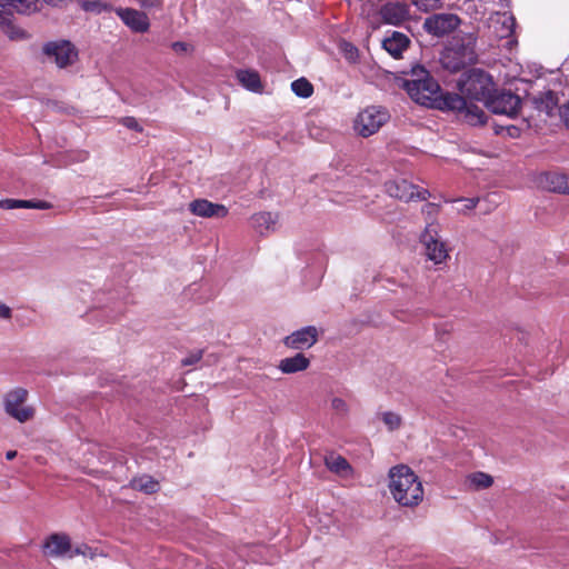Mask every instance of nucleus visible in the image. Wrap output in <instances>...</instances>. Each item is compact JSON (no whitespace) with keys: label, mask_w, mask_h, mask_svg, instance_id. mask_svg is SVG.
<instances>
[{"label":"nucleus","mask_w":569,"mask_h":569,"mask_svg":"<svg viewBox=\"0 0 569 569\" xmlns=\"http://www.w3.org/2000/svg\"><path fill=\"white\" fill-rule=\"evenodd\" d=\"M388 487L395 501L402 507L418 506L425 495L419 478L406 465H398L389 469Z\"/></svg>","instance_id":"1"},{"label":"nucleus","mask_w":569,"mask_h":569,"mask_svg":"<svg viewBox=\"0 0 569 569\" xmlns=\"http://www.w3.org/2000/svg\"><path fill=\"white\" fill-rule=\"evenodd\" d=\"M403 89L412 101L423 107L441 94V88L422 66L411 68L410 78L403 81Z\"/></svg>","instance_id":"2"},{"label":"nucleus","mask_w":569,"mask_h":569,"mask_svg":"<svg viewBox=\"0 0 569 569\" xmlns=\"http://www.w3.org/2000/svg\"><path fill=\"white\" fill-rule=\"evenodd\" d=\"M476 38L472 33H463L452 38L450 47L447 48L445 64L452 71H458L469 63H475Z\"/></svg>","instance_id":"3"},{"label":"nucleus","mask_w":569,"mask_h":569,"mask_svg":"<svg viewBox=\"0 0 569 569\" xmlns=\"http://www.w3.org/2000/svg\"><path fill=\"white\" fill-rule=\"evenodd\" d=\"M493 87L491 77L479 69L469 71L467 78L460 82L461 93L479 102L486 101L496 93Z\"/></svg>","instance_id":"4"},{"label":"nucleus","mask_w":569,"mask_h":569,"mask_svg":"<svg viewBox=\"0 0 569 569\" xmlns=\"http://www.w3.org/2000/svg\"><path fill=\"white\" fill-rule=\"evenodd\" d=\"M420 242L425 247L427 259L433 263H443L449 258L447 243L439 236L438 222L431 221L426 223L425 231L420 236Z\"/></svg>","instance_id":"5"},{"label":"nucleus","mask_w":569,"mask_h":569,"mask_svg":"<svg viewBox=\"0 0 569 569\" xmlns=\"http://www.w3.org/2000/svg\"><path fill=\"white\" fill-rule=\"evenodd\" d=\"M389 118L387 109L378 106L367 107L357 114L355 130L360 137H370L387 124Z\"/></svg>","instance_id":"6"},{"label":"nucleus","mask_w":569,"mask_h":569,"mask_svg":"<svg viewBox=\"0 0 569 569\" xmlns=\"http://www.w3.org/2000/svg\"><path fill=\"white\" fill-rule=\"evenodd\" d=\"M41 52L48 61L56 63L59 69L72 66L78 60V50L73 43L63 39L42 44Z\"/></svg>","instance_id":"7"},{"label":"nucleus","mask_w":569,"mask_h":569,"mask_svg":"<svg viewBox=\"0 0 569 569\" xmlns=\"http://www.w3.org/2000/svg\"><path fill=\"white\" fill-rule=\"evenodd\" d=\"M27 396L26 389L16 388L4 395L3 398L4 412L20 423H24L34 417V409L24 406Z\"/></svg>","instance_id":"8"},{"label":"nucleus","mask_w":569,"mask_h":569,"mask_svg":"<svg viewBox=\"0 0 569 569\" xmlns=\"http://www.w3.org/2000/svg\"><path fill=\"white\" fill-rule=\"evenodd\" d=\"M483 102L495 114H505L510 118L517 114L521 104L519 97L511 91L496 92Z\"/></svg>","instance_id":"9"},{"label":"nucleus","mask_w":569,"mask_h":569,"mask_svg":"<svg viewBox=\"0 0 569 569\" xmlns=\"http://www.w3.org/2000/svg\"><path fill=\"white\" fill-rule=\"evenodd\" d=\"M385 191L395 199L409 202L413 199L426 200L430 193L428 190L419 189L405 179L393 180L385 183Z\"/></svg>","instance_id":"10"},{"label":"nucleus","mask_w":569,"mask_h":569,"mask_svg":"<svg viewBox=\"0 0 569 569\" xmlns=\"http://www.w3.org/2000/svg\"><path fill=\"white\" fill-rule=\"evenodd\" d=\"M460 22L457 14L437 13L426 18L423 28L429 34L442 37L456 30Z\"/></svg>","instance_id":"11"},{"label":"nucleus","mask_w":569,"mask_h":569,"mask_svg":"<svg viewBox=\"0 0 569 569\" xmlns=\"http://www.w3.org/2000/svg\"><path fill=\"white\" fill-rule=\"evenodd\" d=\"M189 211L201 218H223L228 216V208L221 203L208 201L204 198L194 199L189 203Z\"/></svg>","instance_id":"12"},{"label":"nucleus","mask_w":569,"mask_h":569,"mask_svg":"<svg viewBox=\"0 0 569 569\" xmlns=\"http://www.w3.org/2000/svg\"><path fill=\"white\" fill-rule=\"evenodd\" d=\"M318 342V329L313 326H308L302 329H298L284 339V345L291 349H309Z\"/></svg>","instance_id":"13"},{"label":"nucleus","mask_w":569,"mask_h":569,"mask_svg":"<svg viewBox=\"0 0 569 569\" xmlns=\"http://www.w3.org/2000/svg\"><path fill=\"white\" fill-rule=\"evenodd\" d=\"M380 14L383 22L400 26L409 19V7L406 3L389 2L382 6Z\"/></svg>","instance_id":"14"},{"label":"nucleus","mask_w":569,"mask_h":569,"mask_svg":"<svg viewBox=\"0 0 569 569\" xmlns=\"http://www.w3.org/2000/svg\"><path fill=\"white\" fill-rule=\"evenodd\" d=\"M468 104V101H466L465 98L458 93H441L435 97V99H431L430 103H426L425 107H430L442 111L458 112Z\"/></svg>","instance_id":"15"},{"label":"nucleus","mask_w":569,"mask_h":569,"mask_svg":"<svg viewBox=\"0 0 569 569\" xmlns=\"http://www.w3.org/2000/svg\"><path fill=\"white\" fill-rule=\"evenodd\" d=\"M540 186L547 191L569 194V176L558 172L543 173L540 177Z\"/></svg>","instance_id":"16"},{"label":"nucleus","mask_w":569,"mask_h":569,"mask_svg":"<svg viewBox=\"0 0 569 569\" xmlns=\"http://www.w3.org/2000/svg\"><path fill=\"white\" fill-rule=\"evenodd\" d=\"M121 21L136 32L143 33L149 28V20L146 13L134 9H121L119 11Z\"/></svg>","instance_id":"17"},{"label":"nucleus","mask_w":569,"mask_h":569,"mask_svg":"<svg viewBox=\"0 0 569 569\" xmlns=\"http://www.w3.org/2000/svg\"><path fill=\"white\" fill-rule=\"evenodd\" d=\"M70 550V540L67 535L52 533L44 543V552L51 557H61Z\"/></svg>","instance_id":"18"},{"label":"nucleus","mask_w":569,"mask_h":569,"mask_svg":"<svg viewBox=\"0 0 569 569\" xmlns=\"http://www.w3.org/2000/svg\"><path fill=\"white\" fill-rule=\"evenodd\" d=\"M277 222L278 216L271 212H259L250 218V224L261 236L274 232Z\"/></svg>","instance_id":"19"},{"label":"nucleus","mask_w":569,"mask_h":569,"mask_svg":"<svg viewBox=\"0 0 569 569\" xmlns=\"http://www.w3.org/2000/svg\"><path fill=\"white\" fill-rule=\"evenodd\" d=\"M409 38L402 33L395 31L391 37L383 39L382 48L393 58H399L400 54L408 48Z\"/></svg>","instance_id":"20"},{"label":"nucleus","mask_w":569,"mask_h":569,"mask_svg":"<svg viewBox=\"0 0 569 569\" xmlns=\"http://www.w3.org/2000/svg\"><path fill=\"white\" fill-rule=\"evenodd\" d=\"M0 208L12 210L18 208L47 210L51 203L42 200L3 199L0 200Z\"/></svg>","instance_id":"21"},{"label":"nucleus","mask_w":569,"mask_h":569,"mask_svg":"<svg viewBox=\"0 0 569 569\" xmlns=\"http://www.w3.org/2000/svg\"><path fill=\"white\" fill-rule=\"evenodd\" d=\"M309 367V359L303 353H297L290 358L280 360L279 369L282 373H296L307 370Z\"/></svg>","instance_id":"22"},{"label":"nucleus","mask_w":569,"mask_h":569,"mask_svg":"<svg viewBox=\"0 0 569 569\" xmlns=\"http://www.w3.org/2000/svg\"><path fill=\"white\" fill-rule=\"evenodd\" d=\"M457 114L460 116L465 122L471 126H480L486 121L483 109L473 103L465 106V108L458 111Z\"/></svg>","instance_id":"23"},{"label":"nucleus","mask_w":569,"mask_h":569,"mask_svg":"<svg viewBox=\"0 0 569 569\" xmlns=\"http://www.w3.org/2000/svg\"><path fill=\"white\" fill-rule=\"evenodd\" d=\"M325 466H327L330 471L337 475H345L351 470V467L345 457L335 453H330L325 457Z\"/></svg>","instance_id":"24"},{"label":"nucleus","mask_w":569,"mask_h":569,"mask_svg":"<svg viewBox=\"0 0 569 569\" xmlns=\"http://www.w3.org/2000/svg\"><path fill=\"white\" fill-rule=\"evenodd\" d=\"M131 487L132 489L142 491L143 493L152 495L159 490V481L150 476L143 475L132 479Z\"/></svg>","instance_id":"25"},{"label":"nucleus","mask_w":569,"mask_h":569,"mask_svg":"<svg viewBox=\"0 0 569 569\" xmlns=\"http://www.w3.org/2000/svg\"><path fill=\"white\" fill-rule=\"evenodd\" d=\"M238 81L240 84L246 87L248 90L253 92H259L261 90L260 77L256 71H238L237 73Z\"/></svg>","instance_id":"26"},{"label":"nucleus","mask_w":569,"mask_h":569,"mask_svg":"<svg viewBox=\"0 0 569 569\" xmlns=\"http://www.w3.org/2000/svg\"><path fill=\"white\" fill-rule=\"evenodd\" d=\"M465 483H467L469 490H483L491 487L492 478L489 473L475 472L467 477Z\"/></svg>","instance_id":"27"},{"label":"nucleus","mask_w":569,"mask_h":569,"mask_svg":"<svg viewBox=\"0 0 569 569\" xmlns=\"http://www.w3.org/2000/svg\"><path fill=\"white\" fill-rule=\"evenodd\" d=\"M4 6L16 10L18 13L29 14L37 11L38 0H1Z\"/></svg>","instance_id":"28"},{"label":"nucleus","mask_w":569,"mask_h":569,"mask_svg":"<svg viewBox=\"0 0 569 569\" xmlns=\"http://www.w3.org/2000/svg\"><path fill=\"white\" fill-rule=\"evenodd\" d=\"M557 104L558 100L552 91H548L540 98H536L537 110L545 112L547 116H551L553 113Z\"/></svg>","instance_id":"29"},{"label":"nucleus","mask_w":569,"mask_h":569,"mask_svg":"<svg viewBox=\"0 0 569 569\" xmlns=\"http://www.w3.org/2000/svg\"><path fill=\"white\" fill-rule=\"evenodd\" d=\"M291 90L300 98H309L313 93V86L305 78L292 81Z\"/></svg>","instance_id":"30"},{"label":"nucleus","mask_w":569,"mask_h":569,"mask_svg":"<svg viewBox=\"0 0 569 569\" xmlns=\"http://www.w3.org/2000/svg\"><path fill=\"white\" fill-rule=\"evenodd\" d=\"M381 419L389 431L398 430L401 426V417L399 413L392 411H385L381 413Z\"/></svg>","instance_id":"31"},{"label":"nucleus","mask_w":569,"mask_h":569,"mask_svg":"<svg viewBox=\"0 0 569 569\" xmlns=\"http://www.w3.org/2000/svg\"><path fill=\"white\" fill-rule=\"evenodd\" d=\"M419 10L429 11L437 10L441 7V0H411Z\"/></svg>","instance_id":"32"},{"label":"nucleus","mask_w":569,"mask_h":569,"mask_svg":"<svg viewBox=\"0 0 569 569\" xmlns=\"http://www.w3.org/2000/svg\"><path fill=\"white\" fill-rule=\"evenodd\" d=\"M330 405L331 409H333L336 413L340 416H346L348 413V405L340 397L332 398Z\"/></svg>","instance_id":"33"},{"label":"nucleus","mask_w":569,"mask_h":569,"mask_svg":"<svg viewBox=\"0 0 569 569\" xmlns=\"http://www.w3.org/2000/svg\"><path fill=\"white\" fill-rule=\"evenodd\" d=\"M499 21L505 26V32L501 33V37L510 36L512 32V28L515 27V18L507 14H501L499 17Z\"/></svg>","instance_id":"34"},{"label":"nucleus","mask_w":569,"mask_h":569,"mask_svg":"<svg viewBox=\"0 0 569 569\" xmlns=\"http://www.w3.org/2000/svg\"><path fill=\"white\" fill-rule=\"evenodd\" d=\"M202 358V351H191L190 355L186 356V358L181 359V366H193L200 362Z\"/></svg>","instance_id":"35"},{"label":"nucleus","mask_w":569,"mask_h":569,"mask_svg":"<svg viewBox=\"0 0 569 569\" xmlns=\"http://www.w3.org/2000/svg\"><path fill=\"white\" fill-rule=\"evenodd\" d=\"M121 123L123 127L132 130V131H136V132H142V127L141 124L137 121L136 118H132V117H126V118H122L121 119Z\"/></svg>","instance_id":"36"},{"label":"nucleus","mask_w":569,"mask_h":569,"mask_svg":"<svg viewBox=\"0 0 569 569\" xmlns=\"http://www.w3.org/2000/svg\"><path fill=\"white\" fill-rule=\"evenodd\" d=\"M423 213L426 214L427 219H429V221H427V223L431 222V221H435V217L437 216L438 213V206L436 203H426V206L423 207Z\"/></svg>","instance_id":"37"},{"label":"nucleus","mask_w":569,"mask_h":569,"mask_svg":"<svg viewBox=\"0 0 569 569\" xmlns=\"http://www.w3.org/2000/svg\"><path fill=\"white\" fill-rule=\"evenodd\" d=\"M560 118H562L565 126L569 129V101L559 109Z\"/></svg>","instance_id":"38"},{"label":"nucleus","mask_w":569,"mask_h":569,"mask_svg":"<svg viewBox=\"0 0 569 569\" xmlns=\"http://www.w3.org/2000/svg\"><path fill=\"white\" fill-rule=\"evenodd\" d=\"M0 318L10 319L11 318V309L8 305L0 302Z\"/></svg>","instance_id":"39"},{"label":"nucleus","mask_w":569,"mask_h":569,"mask_svg":"<svg viewBox=\"0 0 569 569\" xmlns=\"http://www.w3.org/2000/svg\"><path fill=\"white\" fill-rule=\"evenodd\" d=\"M138 1H140V4L142 6V8H146V9H152L160 4V0H138Z\"/></svg>","instance_id":"40"},{"label":"nucleus","mask_w":569,"mask_h":569,"mask_svg":"<svg viewBox=\"0 0 569 569\" xmlns=\"http://www.w3.org/2000/svg\"><path fill=\"white\" fill-rule=\"evenodd\" d=\"M172 49L178 53H186L188 50V44L184 42H174L172 43Z\"/></svg>","instance_id":"41"},{"label":"nucleus","mask_w":569,"mask_h":569,"mask_svg":"<svg viewBox=\"0 0 569 569\" xmlns=\"http://www.w3.org/2000/svg\"><path fill=\"white\" fill-rule=\"evenodd\" d=\"M16 456H17V451L16 450H10V451L7 452V459L9 461L13 460Z\"/></svg>","instance_id":"42"},{"label":"nucleus","mask_w":569,"mask_h":569,"mask_svg":"<svg viewBox=\"0 0 569 569\" xmlns=\"http://www.w3.org/2000/svg\"><path fill=\"white\" fill-rule=\"evenodd\" d=\"M43 1L47 2L48 4L57 6L58 3H61L62 1H66V0H43Z\"/></svg>","instance_id":"43"},{"label":"nucleus","mask_w":569,"mask_h":569,"mask_svg":"<svg viewBox=\"0 0 569 569\" xmlns=\"http://www.w3.org/2000/svg\"><path fill=\"white\" fill-rule=\"evenodd\" d=\"M469 202H471V203H468V207H469V208H475V200H473V199H471V200H469Z\"/></svg>","instance_id":"44"},{"label":"nucleus","mask_w":569,"mask_h":569,"mask_svg":"<svg viewBox=\"0 0 569 569\" xmlns=\"http://www.w3.org/2000/svg\"><path fill=\"white\" fill-rule=\"evenodd\" d=\"M469 202H471V203H468V207H469V208H475V200H473V199H471V200H469Z\"/></svg>","instance_id":"45"},{"label":"nucleus","mask_w":569,"mask_h":569,"mask_svg":"<svg viewBox=\"0 0 569 569\" xmlns=\"http://www.w3.org/2000/svg\"><path fill=\"white\" fill-rule=\"evenodd\" d=\"M350 50L357 52L356 47H350Z\"/></svg>","instance_id":"46"}]
</instances>
